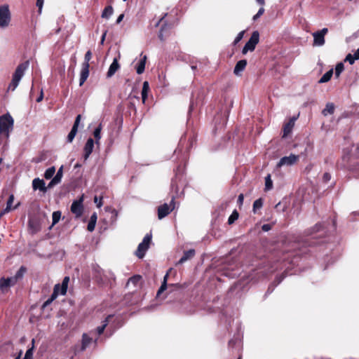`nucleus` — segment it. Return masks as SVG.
Segmentation results:
<instances>
[{
	"label": "nucleus",
	"instance_id": "37",
	"mask_svg": "<svg viewBox=\"0 0 359 359\" xmlns=\"http://www.w3.org/2000/svg\"><path fill=\"white\" fill-rule=\"evenodd\" d=\"M238 218V213L237 212L236 210H234L231 215L229 216V219H228V223L229 224H233L236 220H237Z\"/></svg>",
	"mask_w": 359,
	"mask_h": 359
},
{
	"label": "nucleus",
	"instance_id": "36",
	"mask_svg": "<svg viewBox=\"0 0 359 359\" xmlns=\"http://www.w3.org/2000/svg\"><path fill=\"white\" fill-rule=\"evenodd\" d=\"M32 348H29L26 353L23 359H32L33 355V349H34V339H33L32 341Z\"/></svg>",
	"mask_w": 359,
	"mask_h": 359
},
{
	"label": "nucleus",
	"instance_id": "38",
	"mask_svg": "<svg viewBox=\"0 0 359 359\" xmlns=\"http://www.w3.org/2000/svg\"><path fill=\"white\" fill-rule=\"evenodd\" d=\"M141 280L140 276H135L131 277L128 281V284H133L134 285H137Z\"/></svg>",
	"mask_w": 359,
	"mask_h": 359
},
{
	"label": "nucleus",
	"instance_id": "64",
	"mask_svg": "<svg viewBox=\"0 0 359 359\" xmlns=\"http://www.w3.org/2000/svg\"><path fill=\"white\" fill-rule=\"evenodd\" d=\"M238 359H241V357H239Z\"/></svg>",
	"mask_w": 359,
	"mask_h": 359
},
{
	"label": "nucleus",
	"instance_id": "4",
	"mask_svg": "<svg viewBox=\"0 0 359 359\" xmlns=\"http://www.w3.org/2000/svg\"><path fill=\"white\" fill-rule=\"evenodd\" d=\"M259 41V34L257 31L252 32L250 39L244 46L242 53L246 54L248 51H253L256 47V45Z\"/></svg>",
	"mask_w": 359,
	"mask_h": 359
},
{
	"label": "nucleus",
	"instance_id": "6",
	"mask_svg": "<svg viewBox=\"0 0 359 359\" xmlns=\"http://www.w3.org/2000/svg\"><path fill=\"white\" fill-rule=\"evenodd\" d=\"M175 208V201L172 198L169 204L164 203L158 208V217L162 219L166 217Z\"/></svg>",
	"mask_w": 359,
	"mask_h": 359
},
{
	"label": "nucleus",
	"instance_id": "47",
	"mask_svg": "<svg viewBox=\"0 0 359 359\" xmlns=\"http://www.w3.org/2000/svg\"><path fill=\"white\" fill-rule=\"evenodd\" d=\"M352 156L355 158H359V146L354 147V149L352 150Z\"/></svg>",
	"mask_w": 359,
	"mask_h": 359
},
{
	"label": "nucleus",
	"instance_id": "54",
	"mask_svg": "<svg viewBox=\"0 0 359 359\" xmlns=\"http://www.w3.org/2000/svg\"><path fill=\"white\" fill-rule=\"evenodd\" d=\"M43 4V0H36V6L41 10Z\"/></svg>",
	"mask_w": 359,
	"mask_h": 359
},
{
	"label": "nucleus",
	"instance_id": "41",
	"mask_svg": "<svg viewBox=\"0 0 359 359\" xmlns=\"http://www.w3.org/2000/svg\"><path fill=\"white\" fill-rule=\"evenodd\" d=\"M91 57L92 53L90 50H88L85 54L84 62L82 65H89V61L90 60Z\"/></svg>",
	"mask_w": 359,
	"mask_h": 359
},
{
	"label": "nucleus",
	"instance_id": "31",
	"mask_svg": "<svg viewBox=\"0 0 359 359\" xmlns=\"http://www.w3.org/2000/svg\"><path fill=\"white\" fill-rule=\"evenodd\" d=\"M272 187H273V182L271 178V175L269 174L265 177V190L269 191V190L271 189Z\"/></svg>",
	"mask_w": 359,
	"mask_h": 359
},
{
	"label": "nucleus",
	"instance_id": "22",
	"mask_svg": "<svg viewBox=\"0 0 359 359\" xmlns=\"http://www.w3.org/2000/svg\"><path fill=\"white\" fill-rule=\"evenodd\" d=\"M149 91V85L148 81H144L142 89V102L144 103L148 95V93Z\"/></svg>",
	"mask_w": 359,
	"mask_h": 359
},
{
	"label": "nucleus",
	"instance_id": "24",
	"mask_svg": "<svg viewBox=\"0 0 359 359\" xmlns=\"http://www.w3.org/2000/svg\"><path fill=\"white\" fill-rule=\"evenodd\" d=\"M333 75V69L327 72L318 81L319 83H323L329 81Z\"/></svg>",
	"mask_w": 359,
	"mask_h": 359
},
{
	"label": "nucleus",
	"instance_id": "34",
	"mask_svg": "<svg viewBox=\"0 0 359 359\" xmlns=\"http://www.w3.org/2000/svg\"><path fill=\"white\" fill-rule=\"evenodd\" d=\"M25 271L26 269L24 266H21L13 278H16V281L18 282L19 279H21L23 277Z\"/></svg>",
	"mask_w": 359,
	"mask_h": 359
},
{
	"label": "nucleus",
	"instance_id": "53",
	"mask_svg": "<svg viewBox=\"0 0 359 359\" xmlns=\"http://www.w3.org/2000/svg\"><path fill=\"white\" fill-rule=\"evenodd\" d=\"M43 90L41 89V92H40V95L38 97V98L36 99V102H40L43 100Z\"/></svg>",
	"mask_w": 359,
	"mask_h": 359
},
{
	"label": "nucleus",
	"instance_id": "45",
	"mask_svg": "<svg viewBox=\"0 0 359 359\" xmlns=\"http://www.w3.org/2000/svg\"><path fill=\"white\" fill-rule=\"evenodd\" d=\"M264 13V7H261L256 15H255L252 18L253 20H257L263 13Z\"/></svg>",
	"mask_w": 359,
	"mask_h": 359
},
{
	"label": "nucleus",
	"instance_id": "39",
	"mask_svg": "<svg viewBox=\"0 0 359 359\" xmlns=\"http://www.w3.org/2000/svg\"><path fill=\"white\" fill-rule=\"evenodd\" d=\"M101 130H102V125L100 124L98 126V127L97 128H95V130H94V136H95V138L96 139L97 142H98V141L101 138V136H100Z\"/></svg>",
	"mask_w": 359,
	"mask_h": 359
},
{
	"label": "nucleus",
	"instance_id": "12",
	"mask_svg": "<svg viewBox=\"0 0 359 359\" xmlns=\"http://www.w3.org/2000/svg\"><path fill=\"white\" fill-rule=\"evenodd\" d=\"M32 187L34 190L39 189L43 193H46L47 191V188L46 187L45 182L39 178H35L33 180Z\"/></svg>",
	"mask_w": 359,
	"mask_h": 359
},
{
	"label": "nucleus",
	"instance_id": "16",
	"mask_svg": "<svg viewBox=\"0 0 359 359\" xmlns=\"http://www.w3.org/2000/svg\"><path fill=\"white\" fill-rule=\"evenodd\" d=\"M93 147H94V141L92 138H89L86 144H85V147H84V158L85 160H86L90 154L92 153L93 151Z\"/></svg>",
	"mask_w": 359,
	"mask_h": 359
},
{
	"label": "nucleus",
	"instance_id": "56",
	"mask_svg": "<svg viewBox=\"0 0 359 359\" xmlns=\"http://www.w3.org/2000/svg\"><path fill=\"white\" fill-rule=\"evenodd\" d=\"M123 18H124V15H123V14H121V15L118 17V18H117V20H116V23H117V24H119V23L123 20Z\"/></svg>",
	"mask_w": 359,
	"mask_h": 359
},
{
	"label": "nucleus",
	"instance_id": "42",
	"mask_svg": "<svg viewBox=\"0 0 359 359\" xmlns=\"http://www.w3.org/2000/svg\"><path fill=\"white\" fill-rule=\"evenodd\" d=\"M168 276V273L164 276L163 283H162L161 287L159 288V290H158V291L157 292L158 295L160 293L163 292L166 289V287H167L166 281H167Z\"/></svg>",
	"mask_w": 359,
	"mask_h": 359
},
{
	"label": "nucleus",
	"instance_id": "27",
	"mask_svg": "<svg viewBox=\"0 0 359 359\" xmlns=\"http://www.w3.org/2000/svg\"><path fill=\"white\" fill-rule=\"evenodd\" d=\"M114 9L111 6H107L102 13V18L108 19L113 14Z\"/></svg>",
	"mask_w": 359,
	"mask_h": 359
},
{
	"label": "nucleus",
	"instance_id": "18",
	"mask_svg": "<svg viewBox=\"0 0 359 359\" xmlns=\"http://www.w3.org/2000/svg\"><path fill=\"white\" fill-rule=\"evenodd\" d=\"M247 65V61L245 60H239L233 69V73L236 76H240L241 73L245 69Z\"/></svg>",
	"mask_w": 359,
	"mask_h": 359
},
{
	"label": "nucleus",
	"instance_id": "25",
	"mask_svg": "<svg viewBox=\"0 0 359 359\" xmlns=\"http://www.w3.org/2000/svg\"><path fill=\"white\" fill-rule=\"evenodd\" d=\"M97 221L96 213H94L90 217V220L88 224L87 229L89 231H93L95 229V224Z\"/></svg>",
	"mask_w": 359,
	"mask_h": 359
},
{
	"label": "nucleus",
	"instance_id": "14",
	"mask_svg": "<svg viewBox=\"0 0 359 359\" xmlns=\"http://www.w3.org/2000/svg\"><path fill=\"white\" fill-rule=\"evenodd\" d=\"M89 67L90 65H82L79 79L80 86H81L85 83L89 76Z\"/></svg>",
	"mask_w": 359,
	"mask_h": 359
},
{
	"label": "nucleus",
	"instance_id": "51",
	"mask_svg": "<svg viewBox=\"0 0 359 359\" xmlns=\"http://www.w3.org/2000/svg\"><path fill=\"white\" fill-rule=\"evenodd\" d=\"M243 200H244V196L243 194H241L238 197V203L240 205H242L243 203Z\"/></svg>",
	"mask_w": 359,
	"mask_h": 359
},
{
	"label": "nucleus",
	"instance_id": "30",
	"mask_svg": "<svg viewBox=\"0 0 359 359\" xmlns=\"http://www.w3.org/2000/svg\"><path fill=\"white\" fill-rule=\"evenodd\" d=\"M61 217V212L60 211H55L52 215V226L55 225L60 219Z\"/></svg>",
	"mask_w": 359,
	"mask_h": 359
},
{
	"label": "nucleus",
	"instance_id": "43",
	"mask_svg": "<svg viewBox=\"0 0 359 359\" xmlns=\"http://www.w3.org/2000/svg\"><path fill=\"white\" fill-rule=\"evenodd\" d=\"M262 201L261 198L256 200L253 203V210L255 212L257 209H259L262 207Z\"/></svg>",
	"mask_w": 359,
	"mask_h": 359
},
{
	"label": "nucleus",
	"instance_id": "61",
	"mask_svg": "<svg viewBox=\"0 0 359 359\" xmlns=\"http://www.w3.org/2000/svg\"><path fill=\"white\" fill-rule=\"evenodd\" d=\"M320 226V225H316L315 226V229H316V231H319Z\"/></svg>",
	"mask_w": 359,
	"mask_h": 359
},
{
	"label": "nucleus",
	"instance_id": "40",
	"mask_svg": "<svg viewBox=\"0 0 359 359\" xmlns=\"http://www.w3.org/2000/svg\"><path fill=\"white\" fill-rule=\"evenodd\" d=\"M59 288H60L59 284H57L55 285L53 292L50 297L53 301L55 300L59 294H60V292H58Z\"/></svg>",
	"mask_w": 359,
	"mask_h": 359
},
{
	"label": "nucleus",
	"instance_id": "19",
	"mask_svg": "<svg viewBox=\"0 0 359 359\" xmlns=\"http://www.w3.org/2000/svg\"><path fill=\"white\" fill-rule=\"evenodd\" d=\"M142 58L136 65V72L138 74H141L144 72L145 69V65L147 61V55H142Z\"/></svg>",
	"mask_w": 359,
	"mask_h": 359
},
{
	"label": "nucleus",
	"instance_id": "3",
	"mask_svg": "<svg viewBox=\"0 0 359 359\" xmlns=\"http://www.w3.org/2000/svg\"><path fill=\"white\" fill-rule=\"evenodd\" d=\"M151 241V235L147 234L142 241L138 245L137 249L135 252V255L137 257L142 259L144 257L146 252L149 248V244Z\"/></svg>",
	"mask_w": 359,
	"mask_h": 359
},
{
	"label": "nucleus",
	"instance_id": "44",
	"mask_svg": "<svg viewBox=\"0 0 359 359\" xmlns=\"http://www.w3.org/2000/svg\"><path fill=\"white\" fill-rule=\"evenodd\" d=\"M344 61L348 62L350 65H353L355 62V60L352 55V54L349 53L346 56Z\"/></svg>",
	"mask_w": 359,
	"mask_h": 359
},
{
	"label": "nucleus",
	"instance_id": "29",
	"mask_svg": "<svg viewBox=\"0 0 359 359\" xmlns=\"http://www.w3.org/2000/svg\"><path fill=\"white\" fill-rule=\"evenodd\" d=\"M55 172V168L52 166L48 168L44 173V177L47 180L51 179Z\"/></svg>",
	"mask_w": 359,
	"mask_h": 359
},
{
	"label": "nucleus",
	"instance_id": "1",
	"mask_svg": "<svg viewBox=\"0 0 359 359\" xmlns=\"http://www.w3.org/2000/svg\"><path fill=\"white\" fill-rule=\"evenodd\" d=\"M29 66V60H27L18 65L12 76V80L8 85V90L14 91L16 89Z\"/></svg>",
	"mask_w": 359,
	"mask_h": 359
},
{
	"label": "nucleus",
	"instance_id": "13",
	"mask_svg": "<svg viewBox=\"0 0 359 359\" xmlns=\"http://www.w3.org/2000/svg\"><path fill=\"white\" fill-rule=\"evenodd\" d=\"M100 280L105 284H111L115 280V275L111 271H104L100 276Z\"/></svg>",
	"mask_w": 359,
	"mask_h": 359
},
{
	"label": "nucleus",
	"instance_id": "50",
	"mask_svg": "<svg viewBox=\"0 0 359 359\" xmlns=\"http://www.w3.org/2000/svg\"><path fill=\"white\" fill-rule=\"evenodd\" d=\"M330 179H331V175L330 173L325 172L323 174V180L325 182H327L328 181L330 180Z\"/></svg>",
	"mask_w": 359,
	"mask_h": 359
},
{
	"label": "nucleus",
	"instance_id": "52",
	"mask_svg": "<svg viewBox=\"0 0 359 359\" xmlns=\"http://www.w3.org/2000/svg\"><path fill=\"white\" fill-rule=\"evenodd\" d=\"M355 60L359 59V48H358L353 54H352Z\"/></svg>",
	"mask_w": 359,
	"mask_h": 359
},
{
	"label": "nucleus",
	"instance_id": "32",
	"mask_svg": "<svg viewBox=\"0 0 359 359\" xmlns=\"http://www.w3.org/2000/svg\"><path fill=\"white\" fill-rule=\"evenodd\" d=\"M344 64L340 62V63H338L336 67H335V72H334V74H335V76L337 78H338L341 73L344 71Z\"/></svg>",
	"mask_w": 359,
	"mask_h": 359
},
{
	"label": "nucleus",
	"instance_id": "33",
	"mask_svg": "<svg viewBox=\"0 0 359 359\" xmlns=\"http://www.w3.org/2000/svg\"><path fill=\"white\" fill-rule=\"evenodd\" d=\"M63 175V166H61L56 175L53 177L58 184L61 182L62 177Z\"/></svg>",
	"mask_w": 359,
	"mask_h": 359
},
{
	"label": "nucleus",
	"instance_id": "8",
	"mask_svg": "<svg viewBox=\"0 0 359 359\" xmlns=\"http://www.w3.org/2000/svg\"><path fill=\"white\" fill-rule=\"evenodd\" d=\"M299 156L298 155L291 154L288 156H284L281 158L279 162L277 163V168H281L282 166H291L295 164L299 161Z\"/></svg>",
	"mask_w": 359,
	"mask_h": 359
},
{
	"label": "nucleus",
	"instance_id": "17",
	"mask_svg": "<svg viewBox=\"0 0 359 359\" xmlns=\"http://www.w3.org/2000/svg\"><path fill=\"white\" fill-rule=\"evenodd\" d=\"M119 67H120V65L118 64V59L115 57L112 63L109 66V68L107 73V78L111 77L116 73V72L119 69Z\"/></svg>",
	"mask_w": 359,
	"mask_h": 359
},
{
	"label": "nucleus",
	"instance_id": "5",
	"mask_svg": "<svg viewBox=\"0 0 359 359\" xmlns=\"http://www.w3.org/2000/svg\"><path fill=\"white\" fill-rule=\"evenodd\" d=\"M11 21V13L8 6H0V27L4 28L9 25Z\"/></svg>",
	"mask_w": 359,
	"mask_h": 359
},
{
	"label": "nucleus",
	"instance_id": "11",
	"mask_svg": "<svg viewBox=\"0 0 359 359\" xmlns=\"http://www.w3.org/2000/svg\"><path fill=\"white\" fill-rule=\"evenodd\" d=\"M81 119V116L80 114H79L76 117L73 127L67 136V141L69 142H72L73 141L74 138L75 137V136L77 133L78 127L80 123Z\"/></svg>",
	"mask_w": 359,
	"mask_h": 359
},
{
	"label": "nucleus",
	"instance_id": "23",
	"mask_svg": "<svg viewBox=\"0 0 359 359\" xmlns=\"http://www.w3.org/2000/svg\"><path fill=\"white\" fill-rule=\"evenodd\" d=\"M334 111V105L333 103L328 102L327 103L325 108L323 110L322 114L324 116H327L328 114H332Z\"/></svg>",
	"mask_w": 359,
	"mask_h": 359
},
{
	"label": "nucleus",
	"instance_id": "35",
	"mask_svg": "<svg viewBox=\"0 0 359 359\" xmlns=\"http://www.w3.org/2000/svg\"><path fill=\"white\" fill-rule=\"evenodd\" d=\"M109 318H111V316H108V317H107V318L104 320L102 325L99 326V327L97 328V332L98 334H101L104 332V330L105 327H107V325H108V322H109V320H108V319H109Z\"/></svg>",
	"mask_w": 359,
	"mask_h": 359
},
{
	"label": "nucleus",
	"instance_id": "58",
	"mask_svg": "<svg viewBox=\"0 0 359 359\" xmlns=\"http://www.w3.org/2000/svg\"><path fill=\"white\" fill-rule=\"evenodd\" d=\"M106 34H107V32H105L102 36V39H101V43H103L104 41V39H105V36H106Z\"/></svg>",
	"mask_w": 359,
	"mask_h": 359
},
{
	"label": "nucleus",
	"instance_id": "57",
	"mask_svg": "<svg viewBox=\"0 0 359 359\" xmlns=\"http://www.w3.org/2000/svg\"><path fill=\"white\" fill-rule=\"evenodd\" d=\"M52 302H53V300H52L50 298L48 299L44 302V304H43V307L47 306H48V305H49Z\"/></svg>",
	"mask_w": 359,
	"mask_h": 359
},
{
	"label": "nucleus",
	"instance_id": "63",
	"mask_svg": "<svg viewBox=\"0 0 359 359\" xmlns=\"http://www.w3.org/2000/svg\"><path fill=\"white\" fill-rule=\"evenodd\" d=\"M296 119H297V118L293 117V118H292L290 120H294V122H295V121H296Z\"/></svg>",
	"mask_w": 359,
	"mask_h": 359
},
{
	"label": "nucleus",
	"instance_id": "15",
	"mask_svg": "<svg viewBox=\"0 0 359 359\" xmlns=\"http://www.w3.org/2000/svg\"><path fill=\"white\" fill-rule=\"evenodd\" d=\"M14 201V196L13 194H11L9 196V198L7 201V203H6V208L1 212L0 214V216H2L4 214H6L8 212H9L11 210H15L17 208L18 205H15V206H13V203Z\"/></svg>",
	"mask_w": 359,
	"mask_h": 359
},
{
	"label": "nucleus",
	"instance_id": "20",
	"mask_svg": "<svg viewBox=\"0 0 359 359\" xmlns=\"http://www.w3.org/2000/svg\"><path fill=\"white\" fill-rule=\"evenodd\" d=\"M195 255V250L191 249L188 251L184 252L183 256L181 257V259L179 260L178 263L179 264H183L187 260L191 259Z\"/></svg>",
	"mask_w": 359,
	"mask_h": 359
},
{
	"label": "nucleus",
	"instance_id": "49",
	"mask_svg": "<svg viewBox=\"0 0 359 359\" xmlns=\"http://www.w3.org/2000/svg\"><path fill=\"white\" fill-rule=\"evenodd\" d=\"M56 184H58V183L53 178L51 180V181L49 182V184H48V186L47 187L46 186V187L47 188V190H48V189H51Z\"/></svg>",
	"mask_w": 359,
	"mask_h": 359
},
{
	"label": "nucleus",
	"instance_id": "46",
	"mask_svg": "<svg viewBox=\"0 0 359 359\" xmlns=\"http://www.w3.org/2000/svg\"><path fill=\"white\" fill-rule=\"evenodd\" d=\"M243 35L244 31L239 32L234 40V43L236 44L237 43H238L243 39Z\"/></svg>",
	"mask_w": 359,
	"mask_h": 359
},
{
	"label": "nucleus",
	"instance_id": "55",
	"mask_svg": "<svg viewBox=\"0 0 359 359\" xmlns=\"http://www.w3.org/2000/svg\"><path fill=\"white\" fill-rule=\"evenodd\" d=\"M262 229L264 231H268L271 229V227L269 224H264Z\"/></svg>",
	"mask_w": 359,
	"mask_h": 359
},
{
	"label": "nucleus",
	"instance_id": "21",
	"mask_svg": "<svg viewBox=\"0 0 359 359\" xmlns=\"http://www.w3.org/2000/svg\"><path fill=\"white\" fill-rule=\"evenodd\" d=\"M294 120H290L283 127V137H287L292 130L294 127Z\"/></svg>",
	"mask_w": 359,
	"mask_h": 359
},
{
	"label": "nucleus",
	"instance_id": "28",
	"mask_svg": "<svg viewBox=\"0 0 359 359\" xmlns=\"http://www.w3.org/2000/svg\"><path fill=\"white\" fill-rule=\"evenodd\" d=\"M92 339L86 334H83L82 337V351L85 350L86 347L91 343Z\"/></svg>",
	"mask_w": 359,
	"mask_h": 359
},
{
	"label": "nucleus",
	"instance_id": "10",
	"mask_svg": "<svg viewBox=\"0 0 359 359\" xmlns=\"http://www.w3.org/2000/svg\"><path fill=\"white\" fill-rule=\"evenodd\" d=\"M16 278L11 277L8 278H2L0 280V288L3 292L7 290V289L16 284Z\"/></svg>",
	"mask_w": 359,
	"mask_h": 359
},
{
	"label": "nucleus",
	"instance_id": "7",
	"mask_svg": "<svg viewBox=\"0 0 359 359\" xmlns=\"http://www.w3.org/2000/svg\"><path fill=\"white\" fill-rule=\"evenodd\" d=\"M328 32L327 28H323L318 32H313L312 34L313 36V43L315 46H322L325 44V36Z\"/></svg>",
	"mask_w": 359,
	"mask_h": 359
},
{
	"label": "nucleus",
	"instance_id": "48",
	"mask_svg": "<svg viewBox=\"0 0 359 359\" xmlns=\"http://www.w3.org/2000/svg\"><path fill=\"white\" fill-rule=\"evenodd\" d=\"M102 198H98L97 196H95L94 202L96 203L97 208H100L102 205Z\"/></svg>",
	"mask_w": 359,
	"mask_h": 359
},
{
	"label": "nucleus",
	"instance_id": "59",
	"mask_svg": "<svg viewBox=\"0 0 359 359\" xmlns=\"http://www.w3.org/2000/svg\"><path fill=\"white\" fill-rule=\"evenodd\" d=\"M256 1L260 5H262V6L264 5V3H265L264 0H256Z\"/></svg>",
	"mask_w": 359,
	"mask_h": 359
},
{
	"label": "nucleus",
	"instance_id": "60",
	"mask_svg": "<svg viewBox=\"0 0 359 359\" xmlns=\"http://www.w3.org/2000/svg\"><path fill=\"white\" fill-rule=\"evenodd\" d=\"M21 355H22V351L20 352L18 356L16 357L15 359H20Z\"/></svg>",
	"mask_w": 359,
	"mask_h": 359
},
{
	"label": "nucleus",
	"instance_id": "62",
	"mask_svg": "<svg viewBox=\"0 0 359 359\" xmlns=\"http://www.w3.org/2000/svg\"><path fill=\"white\" fill-rule=\"evenodd\" d=\"M159 38L161 39V40H163V34L161 33L159 34Z\"/></svg>",
	"mask_w": 359,
	"mask_h": 359
},
{
	"label": "nucleus",
	"instance_id": "2",
	"mask_svg": "<svg viewBox=\"0 0 359 359\" xmlns=\"http://www.w3.org/2000/svg\"><path fill=\"white\" fill-rule=\"evenodd\" d=\"M13 124L14 120L9 114L0 116V135L8 138L13 130Z\"/></svg>",
	"mask_w": 359,
	"mask_h": 359
},
{
	"label": "nucleus",
	"instance_id": "26",
	"mask_svg": "<svg viewBox=\"0 0 359 359\" xmlns=\"http://www.w3.org/2000/svg\"><path fill=\"white\" fill-rule=\"evenodd\" d=\"M69 281V278L66 276L62 280V285H60V288L61 289L60 294L64 295L66 294L67 290V285Z\"/></svg>",
	"mask_w": 359,
	"mask_h": 359
},
{
	"label": "nucleus",
	"instance_id": "9",
	"mask_svg": "<svg viewBox=\"0 0 359 359\" xmlns=\"http://www.w3.org/2000/svg\"><path fill=\"white\" fill-rule=\"evenodd\" d=\"M83 196H82L79 200L74 201L71 205V211L76 217H80L83 213Z\"/></svg>",
	"mask_w": 359,
	"mask_h": 359
}]
</instances>
